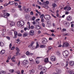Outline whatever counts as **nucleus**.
Here are the masks:
<instances>
[{
  "label": "nucleus",
  "mask_w": 74,
  "mask_h": 74,
  "mask_svg": "<svg viewBox=\"0 0 74 74\" xmlns=\"http://www.w3.org/2000/svg\"><path fill=\"white\" fill-rule=\"evenodd\" d=\"M38 25H39V22L36 23L34 25L35 26H38Z\"/></svg>",
  "instance_id": "nucleus-29"
},
{
  "label": "nucleus",
  "mask_w": 74,
  "mask_h": 74,
  "mask_svg": "<svg viewBox=\"0 0 74 74\" xmlns=\"http://www.w3.org/2000/svg\"><path fill=\"white\" fill-rule=\"evenodd\" d=\"M14 35L16 36H18V32L16 31H15L14 32Z\"/></svg>",
  "instance_id": "nucleus-31"
},
{
  "label": "nucleus",
  "mask_w": 74,
  "mask_h": 74,
  "mask_svg": "<svg viewBox=\"0 0 74 74\" xmlns=\"http://www.w3.org/2000/svg\"><path fill=\"white\" fill-rule=\"evenodd\" d=\"M34 26H31V29H34Z\"/></svg>",
  "instance_id": "nucleus-48"
},
{
  "label": "nucleus",
  "mask_w": 74,
  "mask_h": 74,
  "mask_svg": "<svg viewBox=\"0 0 74 74\" xmlns=\"http://www.w3.org/2000/svg\"><path fill=\"white\" fill-rule=\"evenodd\" d=\"M44 18L45 19H47V20H49V19H51V16L49 15H45L44 16Z\"/></svg>",
  "instance_id": "nucleus-5"
},
{
  "label": "nucleus",
  "mask_w": 74,
  "mask_h": 74,
  "mask_svg": "<svg viewBox=\"0 0 74 74\" xmlns=\"http://www.w3.org/2000/svg\"><path fill=\"white\" fill-rule=\"evenodd\" d=\"M71 7H69L68 8V10H67V11H70V10H71Z\"/></svg>",
  "instance_id": "nucleus-53"
},
{
  "label": "nucleus",
  "mask_w": 74,
  "mask_h": 74,
  "mask_svg": "<svg viewBox=\"0 0 74 74\" xmlns=\"http://www.w3.org/2000/svg\"><path fill=\"white\" fill-rule=\"evenodd\" d=\"M69 73L70 74H73V73H74V72L73 71L69 70Z\"/></svg>",
  "instance_id": "nucleus-23"
},
{
  "label": "nucleus",
  "mask_w": 74,
  "mask_h": 74,
  "mask_svg": "<svg viewBox=\"0 0 74 74\" xmlns=\"http://www.w3.org/2000/svg\"><path fill=\"white\" fill-rule=\"evenodd\" d=\"M3 17H4V18H7V15H5V14L3 15Z\"/></svg>",
  "instance_id": "nucleus-46"
},
{
  "label": "nucleus",
  "mask_w": 74,
  "mask_h": 74,
  "mask_svg": "<svg viewBox=\"0 0 74 74\" xmlns=\"http://www.w3.org/2000/svg\"><path fill=\"white\" fill-rule=\"evenodd\" d=\"M68 64H69V62H68V61H66V67H67Z\"/></svg>",
  "instance_id": "nucleus-43"
},
{
  "label": "nucleus",
  "mask_w": 74,
  "mask_h": 74,
  "mask_svg": "<svg viewBox=\"0 0 74 74\" xmlns=\"http://www.w3.org/2000/svg\"><path fill=\"white\" fill-rule=\"evenodd\" d=\"M29 34L32 36H33L34 34V31L31 30L29 32Z\"/></svg>",
  "instance_id": "nucleus-10"
},
{
  "label": "nucleus",
  "mask_w": 74,
  "mask_h": 74,
  "mask_svg": "<svg viewBox=\"0 0 74 74\" xmlns=\"http://www.w3.org/2000/svg\"><path fill=\"white\" fill-rule=\"evenodd\" d=\"M11 59V57L10 56H9L8 57V60H10Z\"/></svg>",
  "instance_id": "nucleus-58"
},
{
  "label": "nucleus",
  "mask_w": 74,
  "mask_h": 74,
  "mask_svg": "<svg viewBox=\"0 0 74 74\" xmlns=\"http://www.w3.org/2000/svg\"><path fill=\"white\" fill-rule=\"evenodd\" d=\"M18 55H19V52H16V55L17 56Z\"/></svg>",
  "instance_id": "nucleus-52"
},
{
  "label": "nucleus",
  "mask_w": 74,
  "mask_h": 74,
  "mask_svg": "<svg viewBox=\"0 0 74 74\" xmlns=\"http://www.w3.org/2000/svg\"><path fill=\"white\" fill-rule=\"evenodd\" d=\"M14 60V57H13L11 59V60H12V62H14L15 61Z\"/></svg>",
  "instance_id": "nucleus-38"
},
{
  "label": "nucleus",
  "mask_w": 74,
  "mask_h": 74,
  "mask_svg": "<svg viewBox=\"0 0 74 74\" xmlns=\"http://www.w3.org/2000/svg\"><path fill=\"white\" fill-rule=\"evenodd\" d=\"M48 49H49V50H51V49H52V47H48Z\"/></svg>",
  "instance_id": "nucleus-50"
},
{
  "label": "nucleus",
  "mask_w": 74,
  "mask_h": 74,
  "mask_svg": "<svg viewBox=\"0 0 74 74\" xmlns=\"http://www.w3.org/2000/svg\"><path fill=\"white\" fill-rule=\"evenodd\" d=\"M36 62L37 63V64H38L40 63V62L38 60H36Z\"/></svg>",
  "instance_id": "nucleus-40"
},
{
  "label": "nucleus",
  "mask_w": 74,
  "mask_h": 74,
  "mask_svg": "<svg viewBox=\"0 0 74 74\" xmlns=\"http://www.w3.org/2000/svg\"><path fill=\"white\" fill-rule=\"evenodd\" d=\"M0 45H1V47H3V46H4V43L3 42H1V44H0Z\"/></svg>",
  "instance_id": "nucleus-32"
},
{
  "label": "nucleus",
  "mask_w": 74,
  "mask_h": 74,
  "mask_svg": "<svg viewBox=\"0 0 74 74\" xmlns=\"http://www.w3.org/2000/svg\"><path fill=\"white\" fill-rule=\"evenodd\" d=\"M35 28L37 30H39V29L41 28V27H40V26L37 25L35 27Z\"/></svg>",
  "instance_id": "nucleus-16"
},
{
  "label": "nucleus",
  "mask_w": 74,
  "mask_h": 74,
  "mask_svg": "<svg viewBox=\"0 0 74 74\" xmlns=\"http://www.w3.org/2000/svg\"><path fill=\"white\" fill-rule=\"evenodd\" d=\"M42 26H43V27H45V24H44V23H42Z\"/></svg>",
  "instance_id": "nucleus-57"
},
{
  "label": "nucleus",
  "mask_w": 74,
  "mask_h": 74,
  "mask_svg": "<svg viewBox=\"0 0 74 74\" xmlns=\"http://www.w3.org/2000/svg\"><path fill=\"white\" fill-rule=\"evenodd\" d=\"M17 41H18L17 42H16V43H17V44H20V42H19L20 40H19V39H18L17 40H16Z\"/></svg>",
  "instance_id": "nucleus-28"
},
{
  "label": "nucleus",
  "mask_w": 74,
  "mask_h": 74,
  "mask_svg": "<svg viewBox=\"0 0 74 74\" xmlns=\"http://www.w3.org/2000/svg\"><path fill=\"white\" fill-rule=\"evenodd\" d=\"M10 4V5H13V4H15V2L13 1H9L8 3V4Z\"/></svg>",
  "instance_id": "nucleus-14"
},
{
  "label": "nucleus",
  "mask_w": 74,
  "mask_h": 74,
  "mask_svg": "<svg viewBox=\"0 0 74 74\" xmlns=\"http://www.w3.org/2000/svg\"><path fill=\"white\" fill-rule=\"evenodd\" d=\"M10 72L11 73H14V70H10Z\"/></svg>",
  "instance_id": "nucleus-33"
},
{
  "label": "nucleus",
  "mask_w": 74,
  "mask_h": 74,
  "mask_svg": "<svg viewBox=\"0 0 74 74\" xmlns=\"http://www.w3.org/2000/svg\"><path fill=\"white\" fill-rule=\"evenodd\" d=\"M57 54L58 55H60V52H58L57 53Z\"/></svg>",
  "instance_id": "nucleus-42"
},
{
  "label": "nucleus",
  "mask_w": 74,
  "mask_h": 74,
  "mask_svg": "<svg viewBox=\"0 0 74 74\" xmlns=\"http://www.w3.org/2000/svg\"><path fill=\"white\" fill-rule=\"evenodd\" d=\"M26 54L27 56H29L30 55V52L29 51H27L26 53Z\"/></svg>",
  "instance_id": "nucleus-30"
},
{
  "label": "nucleus",
  "mask_w": 74,
  "mask_h": 74,
  "mask_svg": "<svg viewBox=\"0 0 74 74\" xmlns=\"http://www.w3.org/2000/svg\"><path fill=\"white\" fill-rule=\"evenodd\" d=\"M51 60L53 62L56 61V59L55 56H52L51 58Z\"/></svg>",
  "instance_id": "nucleus-6"
},
{
  "label": "nucleus",
  "mask_w": 74,
  "mask_h": 74,
  "mask_svg": "<svg viewBox=\"0 0 74 74\" xmlns=\"http://www.w3.org/2000/svg\"><path fill=\"white\" fill-rule=\"evenodd\" d=\"M44 74V73H43V72L42 71H41L40 72V74Z\"/></svg>",
  "instance_id": "nucleus-64"
},
{
  "label": "nucleus",
  "mask_w": 74,
  "mask_h": 74,
  "mask_svg": "<svg viewBox=\"0 0 74 74\" xmlns=\"http://www.w3.org/2000/svg\"><path fill=\"white\" fill-rule=\"evenodd\" d=\"M42 66H38V69L39 70H42L43 69H42Z\"/></svg>",
  "instance_id": "nucleus-15"
},
{
  "label": "nucleus",
  "mask_w": 74,
  "mask_h": 74,
  "mask_svg": "<svg viewBox=\"0 0 74 74\" xmlns=\"http://www.w3.org/2000/svg\"><path fill=\"white\" fill-rule=\"evenodd\" d=\"M56 71L58 74V73H61V70H60V69H56Z\"/></svg>",
  "instance_id": "nucleus-17"
},
{
  "label": "nucleus",
  "mask_w": 74,
  "mask_h": 74,
  "mask_svg": "<svg viewBox=\"0 0 74 74\" xmlns=\"http://www.w3.org/2000/svg\"><path fill=\"white\" fill-rule=\"evenodd\" d=\"M62 30L63 31H66V29H65V28H63L62 29Z\"/></svg>",
  "instance_id": "nucleus-51"
},
{
  "label": "nucleus",
  "mask_w": 74,
  "mask_h": 74,
  "mask_svg": "<svg viewBox=\"0 0 74 74\" xmlns=\"http://www.w3.org/2000/svg\"><path fill=\"white\" fill-rule=\"evenodd\" d=\"M23 10H24V11H25V10L26 9L25 8V6H23Z\"/></svg>",
  "instance_id": "nucleus-60"
},
{
  "label": "nucleus",
  "mask_w": 74,
  "mask_h": 74,
  "mask_svg": "<svg viewBox=\"0 0 74 74\" xmlns=\"http://www.w3.org/2000/svg\"><path fill=\"white\" fill-rule=\"evenodd\" d=\"M11 11L12 12H13V13L14 12H15V10L12 9V10H11Z\"/></svg>",
  "instance_id": "nucleus-39"
},
{
  "label": "nucleus",
  "mask_w": 74,
  "mask_h": 74,
  "mask_svg": "<svg viewBox=\"0 0 74 74\" xmlns=\"http://www.w3.org/2000/svg\"><path fill=\"white\" fill-rule=\"evenodd\" d=\"M24 12H26V13L28 12H29V9H25L24 10Z\"/></svg>",
  "instance_id": "nucleus-25"
},
{
  "label": "nucleus",
  "mask_w": 74,
  "mask_h": 74,
  "mask_svg": "<svg viewBox=\"0 0 74 74\" xmlns=\"http://www.w3.org/2000/svg\"><path fill=\"white\" fill-rule=\"evenodd\" d=\"M7 37V38L8 39V40H10V37L9 36H7L6 37Z\"/></svg>",
  "instance_id": "nucleus-54"
},
{
  "label": "nucleus",
  "mask_w": 74,
  "mask_h": 74,
  "mask_svg": "<svg viewBox=\"0 0 74 74\" xmlns=\"http://www.w3.org/2000/svg\"><path fill=\"white\" fill-rule=\"evenodd\" d=\"M29 63V62L28 61L26 60H24L23 62V64L24 65H25V64H27Z\"/></svg>",
  "instance_id": "nucleus-8"
},
{
  "label": "nucleus",
  "mask_w": 74,
  "mask_h": 74,
  "mask_svg": "<svg viewBox=\"0 0 74 74\" xmlns=\"http://www.w3.org/2000/svg\"><path fill=\"white\" fill-rule=\"evenodd\" d=\"M30 74H33L34 73V70H32V71H30Z\"/></svg>",
  "instance_id": "nucleus-21"
},
{
  "label": "nucleus",
  "mask_w": 74,
  "mask_h": 74,
  "mask_svg": "<svg viewBox=\"0 0 74 74\" xmlns=\"http://www.w3.org/2000/svg\"><path fill=\"white\" fill-rule=\"evenodd\" d=\"M16 49L17 52H19V51H20V50H19V49L18 47H16Z\"/></svg>",
  "instance_id": "nucleus-34"
},
{
  "label": "nucleus",
  "mask_w": 74,
  "mask_h": 74,
  "mask_svg": "<svg viewBox=\"0 0 74 74\" xmlns=\"http://www.w3.org/2000/svg\"><path fill=\"white\" fill-rule=\"evenodd\" d=\"M5 71H2L0 72V74H5Z\"/></svg>",
  "instance_id": "nucleus-22"
},
{
  "label": "nucleus",
  "mask_w": 74,
  "mask_h": 74,
  "mask_svg": "<svg viewBox=\"0 0 74 74\" xmlns=\"http://www.w3.org/2000/svg\"><path fill=\"white\" fill-rule=\"evenodd\" d=\"M30 13L31 15H33V14H34V13H33V11L31 12Z\"/></svg>",
  "instance_id": "nucleus-59"
},
{
  "label": "nucleus",
  "mask_w": 74,
  "mask_h": 74,
  "mask_svg": "<svg viewBox=\"0 0 74 74\" xmlns=\"http://www.w3.org/2000/svg\"><path fill=\"white\" fill-rule=\"evenodd\" d=\"M69 64L71 66H73L74 64V62L73 61H71L69 62Z\"/></svg>",
  "instance_id": "nucleus-12"
},
{
  "label": "nucleus",
  "mask_w": 74,
  "mask_h": 74,
  "mask_svg": "<svg viewBox=\"0 0 74 74\" xmlns=\"http://www.w3.org/2000/svg\"><path fill=\"white\" fill-rule=\"evenodd\" d=\"M18 36L19 37H21V36H22V34H18Z\"/></svg>",
  "instance_id": "nucleus-49"
},
{
  "label": "nucleus",
  "mask_w": 74,
  "mask_h": 74,
  "mask_svg": "<svg viewBox=\"0 0 74 74\" xmlns=\"http://www.w3.org/2000/svg\"><path fill=\"white\" fill-rule=\"evenodd\" d=\"M64 25L65 26L67 27L70 26V23H67V21H65L64 22Z\"/></svg>",
  "instance_id": "nucleus-7"
},
{
  "label": "nucleus",
  "mask_w": 74,
  "mask_h": 74,
  "mask_svg": "<svg viewBox=\"0 0 74 74\" xmlns=\"http://www.w3.org/2000/svg\"><path fill=\"white\" fill-rule=\"evenodd\" d=\"M5 52V50H2L0 52V53L1 54V55H3L4 54V53Z\"/></svg>",
  "instance_id": "nucleus-18"
},
{
  "label": "nucleus",
  "mask_w": 74,
  "mask_h": 74,
  "mask_svg": "<svg viewBox=\"0 0 74 74\" xmlns=\"http://www.w3.org/2000/svg\"><path fill=\"white\" fill-rule=\"evenodd\" d=\"M16 36H17V35H14V36L13 37L14 38H16Z\"/></svg>",
  "instance_id": "nucleus-63"
},
{
  "label": "nucleus",
  "mask_w": 74,
  "mask_h": 74,
  "mask_svg": "<svg viewBox=\"0 0 74 74\" xmlns=\"http://www.w3.org/2000/svg\"><path fill=\"white\" fill-rule=\"evenodd\" d=\"M68 55H69V52L68 51H65L63 52V55L65 58L68 57Z\"/></svg>",
  "instance_id": "nucleus-2"
},
{
  "label": "nucleus",
  "mask_w": 74,
  "mask_h": 74,
  "mask_svg": "<svg viewBox=\"0 0 74 74\" xmlns=\"http://www.w3.org/2000/svg\"><path fill=\"white\" fill-rule=\"evenodd\" d=\"M70 46V45L68 42H65L62 46V47H67Z\"/></svg>",
  "instance_id": "nucleus-3"
},
{
  "label": "nucleus",
  "mask_w": 74,
  "mask_h": 74,
  "mask_svg": "<svg viewBox=\"0 0 74 74\" xmlns=\"http://www.w3.org/2000/svg\"><path fill=\"white\" fill-rule=\"evenodd\" d=\"M52 6L54 8H55V7H56L57 6V5L55 3H54L52 4Z\"/></svg>",
  "instance_id": "nucleus-20"
},
{
  "label": "nucleus",
  "mask_w": 74,
  "mask_h": 74,
  "mask_svg": "<svg viewBox=\"0 0 74 74\" xmlns=\"http://www.w3.org/2000/svg\"><path fill=\"white\" fill-rule=\"evenodd\" d=\"M35 17L34 16L32 18V19L33 20V21H34V19H35Z\"/></svg>",
  "instance_id": "nucleus-55"
},
{
  "label": "nucleus",
  "mask_w": 74,
  "mask_h": 74,
  "mask_svg": "<svg viewBox=\"0 0 74 74\" xmlns=\"http://www.w3.org/2000/svg\"><path fill=\"white\" fill-rule=\"evenodd\" d=\"M36 21H34V22H33L32 23L33 25H35V24H36Z\"/></svg>",
  "instance_id": "nucleus-56"
},
{
  "label": "nucleus",
  "mask_w": 74,
  "mask_h": 74,
  "mask_svg": "<svg viewBox=\"0 0 74 74\" xmlns=\"http://www.w3.org/2000/svg\"><path fill=\"white\" fill-rule=\"evenodd\" d=\"M30 62L32 64H33V63H34V60H33L30 61Z\"/></svg>",
  "instance_id": "nucleus-47"
},
{
  "label": "nucleus",
  "mask_w": 74,
  "mask_h": 74,
  "mask_svg": "<svg viewBox=\"0 0 74 74\" xmlns=\"http://www.w3.org/2000/svg\"><path fill=\"white\" fill-rule=\"evenodd\" d=\"M46 4H47V5L49 4V1H46Z\"/></svg>",
  "instance_id": "nucleus-45"
},
{
  "label": "nucleus",
  "mask_w": 74,
  "mask_h": 74,
  "mask_svg": "<svg viewBox=\"0 0 74 74\" xmlns=\"http://www.w3.org/2000/svg\"><path fill=\"white\" fill-rule=\"evenodd\" d=\"M3 32H6V28L5 27H4L3 28Z\"/></svg>",
  "instance_id": "nucleus-26"
},
{
  "label": "nucleus",
  "mask_w": 74,
  "mask_h": 74,
  "mask_svg": "<svg viewBox=\"0 0 74 74\" xmlns=\"http://www.w3.org/2000/svg\"><path fill=\"white\" fill-rule=\"evenodd\" d=\"M44 62L45 63H48V62H49V60H48V58H46Z\"/></svg>",
  "instance_id": "nucleus-19"
},
{
  "label": "nucleus",
  "mask_w": 74,
  "mask_h": 74,
  "mask_svg": "<svg viewBox=\"0 0 74 74\" xmlns=\"http://www.w3.org/2000/svg\"><path fill=\"white\" fill-rule=\"evenodd\" d=\"M40 48H45V45H42L40 46Z\"/></svg>",
  "instance_id": "nucleus-24"
},
{
  "label": "nucleus",
  "mask_w": 74,
  "mask_h": 74,
  "mask_svg": "<svg viewBox=\"0 0 74 74\" xmlns=\"http://www.w3.org/2000/svg\"><path fill=\"white\" fill-rule=\"evenodd\" d=\"M61 44V40L58 41L57 42V44H58V45H60Z\"/></svg>",
  "instance_id": "nucleus-27"
},
{
  "label": "nucleus",
  "mask_w": 74,
  "mask_h": 74,
  "mask_svg": "<svg viewBox=\"0 0 74 74\" xmlns=\"http://www.w3.org/2000/svg\"><path fill=\"white\" fill-rule=\"evenodd\" d=\"M14 4V5L16 6H17V5H18V3H17V2H15Z\"/></svg>",
  "instance_id": "nucleus-44"
},
{
  "label": "nucleus",
  "mask_w": 74,
  "mask_h": 74,
  "mask_svg": "<svg viewBox=\"0 0 74 74\" xmlns=\"http://www.w3.org/2000/svg\"><path fill=\"white\" fill-rule=\"evenodd\" d=\"M32 46L33 45H32V44H30V45L28 47H29V48H31V47H32Z\"/></svg>",
  "instance_id": "nucleus-41"
},
{
  "label": "nucleus",
  "mask_w": 74,
  "mask_h": 74,
  "mask_svg": "<svg viewBox=\"0 0 74 74\" xmlns=\"http://www.w3.org/2000/svg\"><path fill=\"white\" fill-rule=\"evenodd\" d=\"M41 22H44V19L43 18H42L41 19Z\"/></svg>",
  "instance_id": "nucleus-37"
},
{
  "label": "nucleus",
  "mask_w": 74,
  "mask_h": 74,
  "mask_svg": "<svg viewBox=\"0 0 74 74\" xmlns=\"http://www.w3.org/2000/svg\"><path fill=\"white\" fill-rule=\"evenodd\" d=\"M17 25L18 27H21L24 25V22L23 21H20L17 23Z\"/></svg>",
  "instance_id": "nucleus-1"
},
{
  "label": "nucleus",
  "mask_w": 74,
  "mask_h": 74,
  "mask_svg": "<svg viewBox=\"0 0 74 74\" xmlns=\"http://www.w3.org/2000/svg\"><path fill=\"white\" fill-rule=\"evenodd\" d=\"M44 14H42L40 16V18H44Z\"/></svg>",
  "instance_id": "nucleus-35"
},
{
  "label": "nucleus",
  "mask_w": 74,
  "mask_h": 74,
  "mask_svg": "<svg viewBox=\"0 0 74 74\" xmlns=\"http://www.w3.org/2000/svg\"><path fill=\"white\" fill-rule=\"evenodd\" d=\"M38 47H39V45L38 44V42H37L36 43V48H38Z\"/></svg>",
  "instance_id": "nucleus-36"
},
{
  "label": "nucleus",
  "mask_w": 74,
  "mask_h": 74,
  "mask_svg": "<svg viewBox=\"0 0 74 74\" xmlns=\"http://www.w3.org/2000/svg\"><path fill=\"white\" fill-rule=\"evenodd\" d=\"M15 22H11L10 23V26L11 27H12V26H15Z\"/></svg>",
  "instance_id": "nucleus-9"
},
{
  "label": "nucleus",
  "mask_w": 74,
  "mask_h": 74,
  "mask_svg": "<svg viewBox=\"0 0 74 74\" xmlns=\"http://www.w3.org/2000/svg\"><path fill=\"white\" fill-rule=\"evenodd\" d=\"M23 72H24V70H22L21 71V74H23Z\"/></svg>",
  "instance_id": "nucleus-62"
},
{
  "label": "nucleus",
  "mask_w": 74,
  "mask_h": 74,
  "mask_svg": "<svg viewBox=\"0 0 74 74\" xmlns=\"http://www.w3.org/2000/svg\"><path fill=\"white\" fill-rule=\"evenodd\" d=\"M51 36H53V37H55V35H54L53 33H52L51 34Z\"/></svg>",
  "instance_id": "nucleus-61"
},
{
  "label": "nucleus",
  "mask_w": 74,
  "mask_h": 74,
  "mask_svg": "<svg viewBox=\"0 0 74 74\" xmlns=\"http://www.w3.org/2000/svg\"><path fill=\"white\" fill-rule=\"evenodd\" d=\"M42 43L43 44H46L47 42V40L45 38H43L42 39Z\"/></svg>",
  "instance_id": "nucleus-4"
},
{
  "label": "nucleus",
  "mask_w": 74,
  "mask_h": 74,
  "mask_svg": "<svg viewBox=\"0 0 74 74\" xmlns=\"http://www.w3.org/2000/svg\"><path fill=\"white\" fill-rule=\"evenodd\" d=\"M66 18V20L67 21H71V17L70 16H69Z\"/></svg>",
  "instance_id": "nucleus-11"
},
{
  "label": "nucleus",
  "mask_w": 74,
  "mask_h": 74,
  "mask_svg": "<svg viewBox=\"0 0 74 74\" xmlns=\"http://www.w3.org/2000/svg\"><path fill=\"white\" fill-rule=\"evenodd\" d=\"M28 33H26V32H24L23 33V37H27V36H28Z\"/></svg>",
  "instance_id": "nucleus-13"
}]
</instances>
